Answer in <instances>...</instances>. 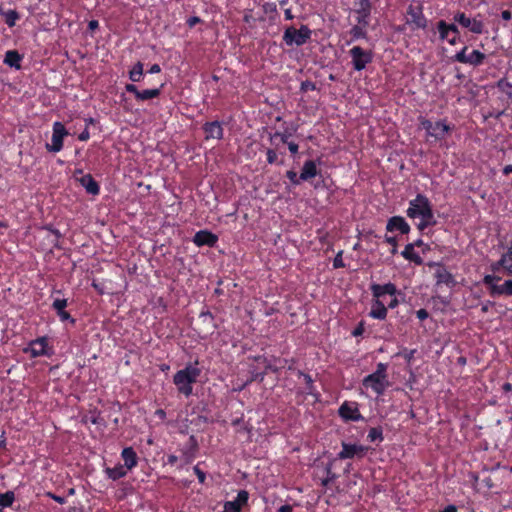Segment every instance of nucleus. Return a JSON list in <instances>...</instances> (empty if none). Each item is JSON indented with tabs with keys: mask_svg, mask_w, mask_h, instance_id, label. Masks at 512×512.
I'll list each match as a JSON object with an SVG mask.
<instances>
[{
	"mask_svg": "<svg viewBox=\"0 0 512 512\" xmlns=\"http://www.w3.org/2000/svg\"><path fill=\"white\" fill-rule=\"evenodd\" d=\"M406 212L409 218H420L417 227L421 231L436 224L432 205L429 199L423 194H417L414 199L410 200Z\"/></svg>",
	"mask_w": 512,
	"mask_h": 512,
	"instance_id": "obj_1",
	"label": "nucleus"
},
{
	"mask_svg": "<svg viewBox=\"0 0 512 512\" xmlns=\"http://www.w3.org/2000/svg\"><path fill=\"white\" fill-rule=\"evenodd\" d=\"M199 361L188 363L183 369L177 371L173 376V383L180 394L189 397L193 393V384L197 382L201 374L198 368Z\"/></svg>",
	"mask_w": 512,
	"mask_h": 512,
	"instance_id": "obj_2",
	"label": "nucleus"
},
{
	"mask_svg": "<svg viewBox=\"0 0 512 512\" xmlns=\"http://www.w3.org/2000/svg\"><path fill=\"white\" fill-rule=\"evenodd\" d=\"M387 367L386 363H378L376 370L363 378L362 386L366 389H371L377 396L383 395L390 385Z\"/></svg>",
	"mask_w": 512,
	"mask_h": 512,
	"instance_id": "obj_3",
	"label": "nucleus"
},
{
	"mask_svg": "<svg viewBox=\"0 0 512 512\" xmlns=\"http://www.w3.org/2000/svg\"><path fill=\"white\" fill-rule=\"evenodd\" d=\"M500 280L501 277L497 274H486L482 281L492 297L512 296V279L505 280L502 284L498 283Z\"/></svg>",
	"mask_w": 512,
	"mask_h": 512,
	"instance_id": "obj_4",
	"label": "nucleus"
},
{
	"mask_svg": "<svg viewBox=\"0 0 512 512\" xmlns=\"http://www.w3.org/2000/svg\"><path fill=\"white\" fill-rule=\"evenodd\" d=\"M311 35L312 31L307 25H301L299 29L290 26L283 33V41L287 46H302L310 40Z\"/></svg>",
	"mask_w": 512,
	"mask_h": 512,
	"instance_id": "obj_5",
	"label": "nucleus"
},
{
	"mask_svg": "<svg viewBox=\"0 0 512 512\" xmlns=\"http://www.w3.org/2000/svg\"><path fill=\"white\" fill-rule=\"evenodd\" d=\"M420 124L421 127L426 131L427 136L432 137L435 140H443L446 134L452 129L445 120H439L433 123L426 118H422L420 120Z\"/></svg>",
	"mask_w": 512,
	"mask_h": 512,
	"instance_id": "obj_6",
	"label": "nucleus"
},
{
	"mask_svg": "<svg viewBox=\"0 0 512 512\" xmlns=\"http://www.w3.org/2000/svg\"><path fill=\"white\" fill-rule=\"evenodd\" d=\"M351 64L355 71L364 70L368 64L373 60V53L371 50H365L360 46H354L349 50Z\"/></svg>",
	"mask_w": 512,
	"mask_h": 512,
	"instance_id": "obj_7",
	"label": "nucleus"
},
{
	"mask_svg": "<svg viewBox=\"0 0 512 512\" xmlns=\"http://www.w3.org/2000/svg\"><path fill=\"white\" fill-rule=\"evenodd\" d=\"M68 135V131L62 122L56 121L52 127L51 143L46 144V149L49 152L57 153L63 148V140Z\"/></svg>",
	"mask_w": 512,
	"mask_h": 512,
	"instance_id": "obj_8",
	"label": "nucleus"
},
{
	"mask_svg": "<svg viewBox=\"0 0 512 512\" xmlns=\"http://www.w3.org/2000/svg\"><path fill=\"white\" fill-rule=\"evenodd\" d=\"M468 50L467 46H464L459 52H457L453 57V61L459 62L462 64H469L471 66H480L483 64L484 60L486 59V55L479 51V50H473L471 53L466 54Z\"/></svg>",
	"mask_w": 512,
	"mask_h": 512,
	"instance_id": "obj_9",
	"label": "nucleus"
},
{
	"mask_svg": "<svg viewBox=\"0 0 512 512\" xmlns=\"http://www.w3.org/2000/svg\"><path fill=\"white\" fill-rule=\"evenodd\" d=\"M454 21L462 27L467 28L474 34H482L484 31V23L481 19L470 18L463 12H458L453 17Z\"/></svg>",
	"mask_w": 512,
	"mask_h": 512,
	"instance_id": "obj_10",
	"label": "nucleus"
},
{
	"mask_svg": "<svg viewBox=\"0 0 512 512\" xmlns=\"http://www.w3.org/2000/svg\"><path fill=\"white\" fill-rule=\"evenodd\" d=\"M30 353L31 357L48 356L53 354L52 347L48 345L47 337H39L35 340L30 341L29 347L26 349Z\"/></svg>",
	"mask_w": 512,
	"mask_h": 512,
	"instance_id": "obj_11",
	"label": "nucleus"
},
{
	"mask_svg": "<svg viewBox=\"0 0 512 512\" xmlns=\"http://www.w3.org/2000/svg\"><path fill=\"white\" fill-rule=\"evenodd\" d=\"M356 21L358 24L369 25L372 11L370 0H358L355 2Z\"/></svg>",
	"mask_w": 512,
	"mask_h": 512,
	"instance_id": "obj_12",
	"label": "nucleus"
},
{
	"mask_svg": "<svg viewBox=\"0 0 512 512\" xmlns=\"http://www.w3.org/2000/svg\"><path fill=\"white\" fill-rule=\"evenodd\" d=\"M407 14L410 17L409 22L414 24L416 28H426L427 19L423 14V7L420 3L409 5L407 9Z\"/></svg>",
	"mask_w": 512,
	"mask_h": 512,
	"instance_id": "obj_13",
	"label": "nucleus"
},
{
	"mask_svg": "<svg viewBox=\"0 0 512 512\" xmlns=\"http://www.w3.org/2000/svg\"><path fill=\"white\" fill-rule=\"evenodd\" d=\"M366 451L367 448L362 445L343 442L342 450L338 453L337 457L339 459L361 458L365 455Z\"/></svg>",
	"mask_w": 512,
	"mask_h": 512,
	"instance_id": "obj_14",
	"label": "nucleus"
},
{
	"mask_svg": "<svg viewBox=\"0 0 512 512\" xmlns=\"http://www.w3.org/2000/svg\"><path fill=\"white\" fill-rule=\"evenodd\" d=\"M192 241L197 247H214L218 242V236L209 230H200L195 233Z\"/></svg>",
	"mask_w": 512,
	"mask_h": 512,
	"instance_id": "obj_15",
	"label": "nucleus"
},
{
	"mask_svg": "<svg viewBox=\"0 0 512 512\" xmlns=\"http://www.w3.org/2000/svg\"><path fill=\"white\" fill-rule=\"evenodd\" d=\"M370 291L374 299L381 300L384 295L395 296L397 294V287L391 282L382 285L373 283L370 285Z\"/></svg>",
	"mask_w": 512,
	"mask_h": 512,
	"instance_id": "obj_16",
	"label": "nucleus"
},
{
	"mask_svg": "<svg viewBox=\"0 0 512 512\" xmlns=\"http://www.w3.org/2000/svg\"><path fill=\"white\" fill-rule=\"evenodd\" d=\"M339 415L345 420L359 421L362 419L356 403L344 402L339 408Z\"/></svg>",
	"mask_w": 512,
	"mask_h": 512,
	"instance_id": "obj_17",
	"label": "nucleus"
},
{
	"mask_svg": "<svg viewBox=\"0 0 512 512\" xmlns=\"http://www.w3.org/2000/svg\"><path fill=\"white\" fill-rule=\"evenodd\" d=\"M203 131L205 133V139H217L223 138L224 130L222 123L219 121L206 122L203 125Z\"/></svg>",
	"mask_w": 512,
	"mask_h": 512,
	"instance_id": "obj_18",
	"label": "nucleus"
},
{
	"mask_svg": "<svg viewBox=\"0 0 512 512\" xmlns=\"http://www.w3.org/2000/svg\"><path fill=\"white\" fill-rule=\"evenodd\" d=\"M386 230L389 232L399 231L402 234H408L410 226L402 216H393L387 221Z\"/></svg>",
	"mask_w": 512,
	"mask_h": 512,
	"instance_id": "obj_19",
	"label": "nucleus"
},
{
	"mask_svg": "<svg viewBox=\"0 0 512 512\" xmlns=\"http://www.w3.org/2000/svg\"><path fill=\"white\" fill-rule=\"evenodd\" d=\"M436 285H445L447 287H453L456 284L454 276L443 266H439L435 274Z\"/></svg>",
	"mask_w": 512,
	"mask_h": 512,
	"instance_id": "obj_20",
	"label": "nucleus"
},
{
	"mask_svg": "<svg viewBox=\"0 0 512 512\" xmlns=\"http://www.w3.org/2000/svg\"><path fill=\"white\" fill-rule=\"evenodd\" d=\"M387 307L382 300L374 299L371 303V309L369 311V317L376 320H385L387 317Z\"/></svg>",
	"mask_w": 512,
	"mask_h": 512,
	"instance_id": "obj_21",
	"label": "nucleus"
},
{
	"mask_svg": "<svg viewBox=\"0 0 512 512\" xmlns=\"http://www.w3.org/2000/svg\"><path fill=\"white\" fill-rule=\"evenodd\" d=\"M121 457L124 461L123 466L128 471L135 468L138 464V456L132 447H125L121 452Z\"/></svg>",
	"mask_w": 512,
	"mask_h": 512,
	"instance_id": "obj_22",
	"label": "nucleus"
},
{
	"mask_svg": "<svg viewBox=\"0 0 512 512\" xmlns=\"http://www.w3.org/2000/svg\"><path fill=\"white\" fill-rule=\"evenodd\" d=\"M318 173L316 163L313 160H307L304 162L301 173H300V179L302 181H307L313 177H315Z\"/></svg>",
	"mask_w": 512,
	"mask_h": 512,
	"instance_id": "obj_23",
	"label": "nucleus"
},
{
	"mask_svg": "<svg viewBox=\"0 0 512 512\" xmlns=\"http://www.w3.org/2000/svg\"><path fill=\"white\" fill-rule=\"evenodd\" d=\"M104 473L108 479L116 481L118 479L125 477L128 473V470L122 464H117L113 468L106 467L104 469Z\"/></svg>",
	"mask_w": 512,
	"mask_h": 512,
	"instance_id": "obj_24",
	"label": "nucleus"
},
{
	"mask_svg": "<svg viewBox=\"0 0 512 512\" xmlns=\"http://www.w3.org/2000/svg\"><path fill=\"white\" fill-rule=\"evenodd\" d=\"M80 183L89 194H92V195L99 194L100 187L90 174H86V175L82 176L80 178Z\"/></svg>",
	"mask_w": 512,
	"mask_h": 512,
	"instance_id": "obj_25",
	"label": "nucleus"
},
{
	"mask_svg": "<svg viewBox=\"0 0 512 512\" xmlns=\"http://www.w3.org/2000/svg\"><path fill=\"white\" fill-rule=\"evenodd\" d=\"M22 56L16 50H8L5 53L4 63L9 67L20 69Z\"/></svg>",
	"mask_w": 512,
	"mask_h": 512,
	"instance_id": "obj_26",
	"label": "nucleus"
},
{
	"mask_svg": "<svg viewBox=\"0 0 512 512\" xmlns=\"http://www.w3.org/2000/svg\"><path fill=\"white\" fill-rule=\"evenodd\" d=\"M415 248L410 243L407 244L404 248V250L401 252V255L404 257V259L413 262L416 265H421L423 263L422 257L415 252Z\"/></svg>",
	"mask_w": 512,
	"mask_h": 512,
	"instance_id": "obj_27",
	"label": "nucleus"
},
{
	"mask_svg": "<svg viewBox=\"0 0 512 512\" xmlns=\"http://www.w3.org/2000/svg\"><path fill=\"white\" fill-rule=\"evenodd\" d=\"M368 26L369 25H362V24H358V23L356 25H354L349 31L351 40L348 42V44H350L353 41L359 40V39H365L367 37L366 28Z\"/></svg>",
	"mask_w": 512,
	"mask_h": 512,
	"instance_id": "obj_28",
	"label": "nucleus"
},
{
	"mask_svg": "<svg viewBox=\"0 0 512 512\" xmlns=\"http://www.w3.org/2000/svg\"><path fill=\"white\" fill-rule=\"evenodd\" d=\"M0 15H2L4 17L5 23L10 28L14 27L16 25L17 20H19V18H20V15L16 10L11 9V10L5 11L1 7H0Z\"/></svg>",
	"mask_w": 512,
	"mask_h": 512,
	"instance_id": "obj_29",
	"label": "nucleus"
},
{
	"mask_svg": "<svg viewBox=\"0 0 512 512\" xmlns=\"http://www.w3.org/2000/svg\"><path fill=\"white\" fill-rule=\"evenodd\" d=\"M161 88H154V89H145L142 91L137 92L136 99L138 101H146L153 98H156L160 95Z\"/></svg>",
	"mask_w": 512,
	"mask_h": 512,
	"instance_id": "obj_30",
	"label": "nucleus"
},
{
	"mask_svg": "<svg viewBox=\"0 0 512 512\" xmlns=\"http://www.w3.org/2000/svg\"><path fill=\"white\" fill-rule=\"evenodd\" d=\"M298 376L299 377H302L305 384H306V393L309 394V395H312V396H317V391H316V388L313 384V379L311 377V375L309 374H306L302 371H298L297 372Z\"/></svg>",
	"mask_w": 512,
	"mask_h": 512,
	"instance_id": "obj_31",
	"label": "nucleus"
},
{
	"mask_svg": "<svg viewBox=\"0 0 512 512\" xmlns=\"http://www.w3.org/2000/svg\"><path fill=\"white\" fill-rule=\"evenodd\" d=\"M143 77V63L137 62L129 71V79L132 82H139Z\"/></svg>",
	"mask_w": 512,
	"mask_h": 512,
	"instance_id": "obj_32",
	"label": "nucleus"
},
{
	"mask_svg": "<svg viewBox=\"0 0 512 512\" xmlns=\"http://www.w3.org/2000/svg\"><path fill=\"white\" fill-rule=\"evenodd\" d=\"M15 500L14 492L7 491L5 493L0 494V507L6 508L10 507Z\"/></svg>",
	"mask_w": 512,
	"mask_h": 512,
	"instance_id": "obj_33",
	"label": "nucleus"
},
{
	"mask_svg": "<svg viewBox=\"0 0 512 512\" xmlns=\"http://www.w3.org/2000/svg\"><path fill=\"white\" fill-rule=\"evenodd\" d=\"M367 438L370 442L383 441V431L381 427H373L369 430Z\"/></svg>",
	"mask_w": 512,
	"mask_h": 512,
	"instance_id": "obj_34",
	"label": "nucleus"
},
{
	"mask_svg": "<svg viewBox=\"0 0 512 512\" xmlns=\"http://www.w3.org/2000/svg\"><path fill=\"white\" fill-rule=\"evenodd\" d=\"M508 265L509 264L507 263L506 258L502 255L499 260L491 263L490 269L493 272V274H496L497 272L500 271L501 268H503L505 273L507 274Z\"/></svg>",
	"mask_w": 512,
	"mask_h": 512,
	"instance_id": "obj_35",
	"label": "nucleus"
},
{
	"mask_svg": "<svg viewBox=\"0 0 512 512\" xmlns=\"http://www.w3.org/2000/svg\"><path fill=\"white\" fill-rule=\"evenodd\" d=\"M447 29H448V23H446L444 20H440L437 23V30L439 32L440 40L447 41L449 39L450 33Z\"/></svg>",
	"mask_w": 512,
	"mask_h": 512,
	"instance_id": "obj_36",
	"label": "nucleus"
},
{
	"mask_svg": "<svg viewBox=\"0 0 512 512\" xmlns=\"http://www.w3.org/2000/svg\"><path fill=\"white\" fill-rule=\"evenodd\" d=\"M497 87L506 94L508 98L512 99V83L508 82L506 79H500L497 82Z\"/></svg>",
	"mask_w": 512,
	"mask_h": 512,
	"instance_id": "obj_37",
	"label": "nucleus"
},
{
	"mask_svg": "<svg viewBox=\"0 0 512 512\" xmlns=\"http://www.w3.org/2000/svg\"><path fill=\"white\" fill-rule=\"evenodd\" d=\"M199 318L202 320L204 324L210 326V329L213 331L216 328L214 323V316L210 311H202L199 315Z\"/></svg>",
	"mask_w": 512,
	"mask_h": 512,
	"instance_id": "obj_38",
	"label": "nucleus"
},
{
	"mask_svg": "<svg viewBox=\"0 0 512 512\" xmlns=\"http://www.w3.org/2000/svg\"><path fill=\"white\" fill-rule=\"evenodd\" d=\"M249 499V493L246 490H240L237 494L236 499L233 502H236L241 508L243 505H246Z\"/></svg>",
	"mask_w": 512,
	"mask_h": 512,
	"instance_id": "obj_39",
	"label": "nucleus"
},
{
	"mask_svg": "<svg viewBox=\"0 0 512 512\" xmlns=\"http://www.w3.org/2000/svg\"><path fill=\"white\" fill-rule=\"evenodd\" d=\"M503 256L506 258V261L509 264L507 267V275L512 276V240L510 241L508 249L503 254Z\"/></svg>",
	"mask_w": 512,
	"mask_h": 512,
	"instance_id": "obj_40",
	"label": "nucleus"
},
{
	"mask_svg": "<svg viewBox=\"0 0 512 512\" xmlns=\"http://www.w3.org/2000/svg\"><path fill=\"white\" fill-rule=\"evenodd\" d=\"M232 425L235 427H238L237 432H251V428H248V426L244 423L242 418H238L232 421Z\"/></svg>",
	"mask_w": 512,
	"mask_h": 512,
	"instance_id": "obj_41",
	"label": "nucleus"
},
{
	"mask_svg": "<svg viewBox=\"0 0 512 512\" xmlns=\"http://www.w3.org/2000/svg\"><path fill=\"white\" fill-rule=\"evenodd\" d=\"M290 134L289 133H280V132H275L274 134H271L270 135V141L271 143H274L276 139H280V141L282 143H288V138H289Z\"/></svg>",
	"mask_w": 512,
	"mask_h": 512,
	"instance_id": "obj_42",
	"label": "nucleus"
},
{
	"mask_svg": "<svg viewBox=\"0 0 512 512\" xmlns=\"http://www.w3.org/2000/svg\"><path fill=\"white\" fill-rule=\"evenodd\" d=\"M66 307H67V299H59V298H57L52 303V308L56 312L65 310Z\"/></svg>",
	"mask_w": 512,
	"mask_h": 512,
	"instance_id": "obj_43",
	"label": "nucleus"
},
{
	"mask_svg": "<svg viewBox=\"0 0 512 512\" xmlns=\"http://www.w3.org/2000/svg\"><path fill=\"white\" fill-rule=\"evenodd\" d=\"M224 511L225 512H241V508L236 502L226 501L224 503Z\"/></svg>",
	"mask_w": 512,
	"mask_h": 512,
	"instance_id": "obj_44",
	"label": "nucleus"
},
{
	"mask_svg": "<svg viewBox=\"0 0 512 512\" xmlns=\"http://www.w3.org/2000/svg\"><path fill=\"white\" fill-rule=\"evenodd\" d=\"M286 177L294 184L298 185L302 181L300 179V176L297 175V173L293 170H289L286 172Z\"/></svg>",
	"mask_w": 512,
	"mask_h": 512,
	"instance_id": "obj_45",
	"label": "nucleus"
},
{
	"mask_svg": "<svg viewBox=\"0 0 512 512\" xmlns=\"http://www.w3.org/2000/svg\"><path fill=\"white\" fill-rule=\"evenodd\" d=\"M385 241L392 246L391 253L396 254L397 253V239L393 236H385Z\"/></svg>",
	"mask_w": 512,
	"mask_h": 512,
	"instance_id": "obj_46",
	"label": "nucleus"
},
{
	"mask_svg": "<svg viewBox=\"0 0 512 512\" xmlns=\"http://www.w3.org/2000/svg\"><path fill=\"white\" fill-rule=\"evenodd\" d=\"M193 471H194L195 475L197 476L199 483L203 484L205 482V479H206L205 472L202 471L198 467V465L194 466Z\"/></svg>",
	"mask_w": 512,
	"mask_h": 512,
	"instance_id": "obj_47",
	"label": "nucleus"
},
{
	"mask_svg": "<svg viewBox=\"0 0 512 512\" xmlns=\"http://www.w3.org/2000/svg\"><path fill=\"white\" fill-rule=\"evenodd\" d=\"M345 264L343 262V258H342V251L338 252L337 255L335 256L334 260H333V267L334 268H342L344 267Z\"/></svg>",
	"mask_w": 512,
	"mask_h": 512,
	"instance_id": "obj_48",
	"label": "nucleus"
},
{
	"mask_svg": "<svg viewBox=\"0 0 512 512\" xmlns=\"http://www.w3.org/2000/svg\"><path fill=\"white\" fill-rule=\"evenodd\" d=\"M365 331V326H364V322L361 321L359 322V324L355 327V329L352 331V335L354 337H358V336H361Z\"/></svg>",
	"mask_w": 512,
	"mask_h": 512,
	"instance_id": "obj_49",
	"label": "nucleus"
},
{
	"mask_svg": "<svg viewBox=\"0 0 512 512\" xmlns=\"http://www.w3.org/2000/svg\"><path fill=\"white\" fill-rule=\"evenodd\" d=\"M316 89V85L315 83L311 82V81H304L301 83V91L303 92H307L309 90L313 91Z\"/></svg>",
	"mask_w": 512,
	"mask_h": 512,
	"instance_id": "obj_50",
	"label": "nucleus"
},
{
	"mask_svg": "<svg viewBox=\"0 0 512 512\" xmlns=\"http://www.w3.org/2000/svg\"><path fill=\"white\" fill-rule=\"evenodd\" d=\"M57 315L61 321L70 320L72 323L75 322V320L71 317L70 313H68L66 310L58 311Z\"/></svg>",
	"mask_w": 512,
	"mask_h": 512,
	"instance_id": "obj_51",
	"label": "nucleus"
},
{
	"mask_svg": "<svg viewBox=\"0 0 512 512\" xmlns=\"http://www.w3.org/2000/svg\"><path fill=\"white\" fill-rule=\"evenodd\" d=\"M267 155V162L269 164H273L277 160V153L273 149H268L266 152Z\"/></svg>",
	"mask_w": 512,
	"mask_h": 512,
	"instance_id": "obj_52",
	"label": "nucleus"
},
{
	"mask_svg": "<svg viewBox=\"0 0 512 512\" xmlns=\"http://www.w3.org/2000/svg\"><path fill=\"white\" fill-rule=\"evenodd\" d=\"M325 471H326V477H328L329 480L334 481L337 478V475L332 471V464L331 463H329L325 467Z\"/></svg>",
	"mask_w": 512,
	"mask_h": 512,
	"instance_id": "obj_53",
	"label": "nucleus"
},
{
	"mask_svg": "<svg viewBox=\"0 0 512 512\" xmlns=\"http://www.w3.org/2000/svg\"><path fill=\"white\" fill-rule=\"evenodd\" d=\"M416 316L419 320L423 321L429 317V313L426 309L422 308L416 312Z\"/></svg>",
	"mask_w": 512,
	"mask_h": 512,
	"instance_id": "obj_54",
	"label": "nucleus"
},
{
	"mask_svg": "<svg viewBox=\"0 0 512 512\" xmlns=\"http://www.w3.org/2000/svg\"><path fill=\"white\" fill-rule=\"evenodd\" d=\"M90 138V133H89V130L87 128H85L79 135H78V139L80 141H87L88 139Z\"/></svg>",
	"mask_w": 512,
	"mask_h": 512,
	"instance_id": "obj_55",
	"label": "nucleus"
},
{
	"mask_svg": "<svg viewBox=\"0 0 512 512\" xmlns=\"http://www.w3.org/2000/svg\"><path fill=\"white\" fill-rule=\"evenodd\" d=\"M393 298L390 300V302L388 303V305L386 306L387 307V310L388 309H394L396 308L398 305H399V300L397 299L396 295L395 296H392Z\"/></svg>",
	"mask_w": 512,
	"mask_h": 512,
	"instance_id": "obj_56",
	"label": "nucleus"
},
{
	"mask_svg": "<svg viewBox=\"0 0 512 512\" xmlns=\"http://www.w3.org/2000/svg\"><path fill=\"white\" fill-rule=\"evenodd\" d=\"M125 90L127 92L133 93L135 97H137V92H139L138 88L134 84H126Z\"/></svg>",
	"mask_w": 512,
	"mask_h": 512,
	"instance_id": "obj_57",
	"label": "nucleus"
},
{
	"mask_svg": "<svg viewBox=\"0 0 512 512\" xmlns=\"http://www.w3.org/2000/svg\"><path fill=\"white\" fill-rule=\"evenodd\" d=\"M288 149L291 152V154H296L298 152L299 146L295 142H288Z\"/></svg>",
	"mask_w": 512,
	"mask_h": 512,
	"instance_id": "obj_58",
	"label": "nucleus"
},
{
	"mask_svg": "<svg viewBox=\"0 0 512 512\" xmlns=\"http://www.w3.org/2000/svg\"><path fill=\"white\" fill-rule=\"evenodd\" d=\"M493 306H494V303H493V302H491V301H486L485 303H483V304L481 305V311H482L483 313H487V312L489 311V309H490L491 307H493Z\"/></svg>",
	"mask_w": 512,
	"mask_h": 512,
	"instance_id": "obj_59",
	"label": "nucleus"
},
{
	"mask_svg": "<svg viewBox=\"0 0 512 512\" xmlns=\"http://www.w3.org/2000/svg\"><path fill=\"white\" fill-rule=\"evenodd\" d=\"M450 35H459V29L455 24H448V29Z\"/></svg>",
	"mask_w": 512,
	"mask_h": 512,
	"instance_id": "obj_60",
	"label": "nucleus"
},
{
	"mask_svg": "<svg viewBox=\"0 0 512 512\" xmlns=\"http://www.w3.org/2000/svg\"><path fill=\"white\" fill-rule=\"evenodd\" d=\"M200 22V18L197 17V16H193V17H190L188 20H187V24L190 26V27H193L195 24L199 23Z\"/></svg>",
	"mask_w": 512,
	"mask_h": 512,
	"instance_id": "obj_61",
	"label": "nucleus"
},
{
	"mask_svg": "<svg viewBox=\"0 0 512 512\" xmlns=\"http://www.w3.org/2000/svg\"><path fill=\"white\" fill-rule=\"evenodd\" d=\"M501 17L505 21H509L512 18V14L509 10H504L501 12Z\"/></svg>",
	"mask_w": 512,
	"mask_h": 512,
	"instance_id": "obj_62",
	"label": "nucleus"
},
{
	"mask_svg": "<svg viewBox=\"0 0 512 512\" xmlns=\"http://www.w3.org/2000/svg\"><path fill=\"white\" fill-rule=\"evenodd\" d=\"M160 71H161L160 66H159L158 64H153V65L150 67V69H149V71H148V72H149L150 74H157V73H159Z\"/></svg>",
	"mask_w": 512,
	"mask_h": 512,
	"instance_id": "obj_63",
	"label": "nucleus"
},
{
	"mask_svg": "<svg viewBox=\"0 0 512 512\" xmlns=\"http://www.w3.org/2000/svg\"><path fill=\"white\" fill-rule=\"evenodd\" d=\"M278 512H293V508L291 505L289 504H286V505H282L279 509H278Z\"/></svg>",
	"mask_w": 512,
	"mask_h": 512,
	"instance_id": "obj_64",
	"label": "nucleus"
}]
</instances>
